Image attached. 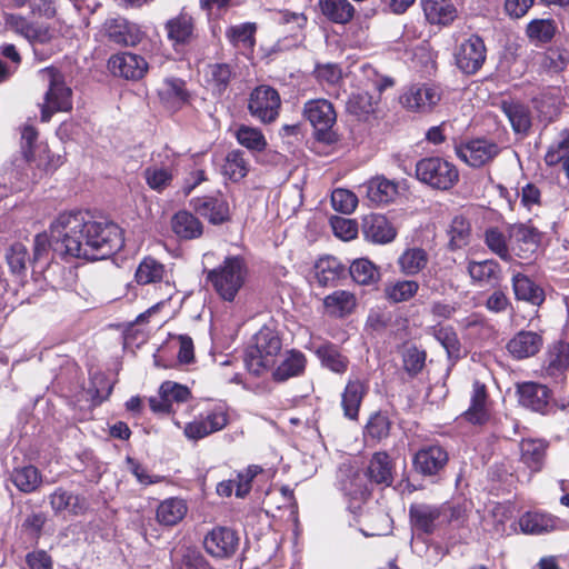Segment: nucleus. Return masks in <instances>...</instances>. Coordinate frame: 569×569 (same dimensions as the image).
<instances>
[{"mask_svg":"<svg viewBox=\"0 0 569 569\" xmlns=\"http://www.w3.org/2000/svg\"><path fill=\"white\" fill-rule=\"evenodd\" d=\"M123 246L121 229L108 220H94L88 212L60 213L50 224V236L39 233L33 242L34 259L49 248L63 259H106Z\"/></svg>","mask_w":569,"mask_h":569,"instance_id":"1","label":"nucleus"},{"mask_svg":"<svg viewBox=\"0 0 569 569\" xmlns=\"http://www.w3.org/2000/svg\"><path fill=\"white\" fill-rule=\"evenodd\" d=\"M247 278V266L239 256L227 257L207 273V281L224 301H233Z\"/></svg>","mask_w":569,"mask_h":569,"instance_id":"2","label":"nucleus"},{"mask_svg":"<svg viewBox=\"0 0 569 569\" xmlns=\"http://www.w3.org/2000/svg\"><path fill=\"white\" fill-rule=\"evenodd\" d=\"M282 342L278 332L270 327H262L253 338V345L248 348L244 363L249 372L260 376L276 365Z\"/></svg>","mask_w":569,"mask_h":569,"instance_id":"3","label":"nucleus"},{"mask_svg":"<svg viewBox=\"0 0 569 569\" xmlns=\"http://www.w3.org/2000/svg\"><path fill=\"white\" fill-rule=\"evenodd\" d=\"M416 178L433 190L447 191L459 181V170L449 160L430 156L416 163Z\"/></svg>","mask_w":569,"mask_h":569,"instance_id":"4","label":"nucleus"},{"mask_svg":"<svg viewBox=\"0 0 569 569\" xmlns=\"http://www.w3.org/2000/svg\"><path fill=\"white\" fill-rule=\"evenodd\" d=\"M43 80L49 82L44 103L41 107V121L48 122L54 112L68 111L72 108L71 89L64 84L61 76L53 69L40 71Z\"/></svg>","mask_w":569,"mask_h":569,"instance_id":"5","label":"nucleus"},{"mask_svg":"<svg viewBox=\"0 0 569 569\" xmlns=\"http://www.w3.org/2000/svg\"><path fill=\"white\" fill-rule=\"evenodd\" d=\"M339 490L348 498L349 509L356 512L370 495L367 477L350 463H342L337 473Z\"/></svg>","mask_w":569,"mask_h":569,"instance_id":"6","label":"nucleus"},{"mask_svg":"<svg viewBox=\"0 0 569 569\" xmlns=\"http://www.w3.org/2000/svg\"><path fill=\"white\" fill-rule=\"evenodd\" d=\"M303 116L315 129L318 140L333 141L332 127L337 121L333 104L326 99H312L305 103Z\"/></svg>","mask_w":569,"mask_h":569,"instance_id":"7","label":"nucleus"},{"mask_svg":"<svg viewBox=\"0 0 569 569\" xmlns=\"http://www.w3.org/2000/svg\"><path fill=\"white\" fill-rule=\"evenodd\" d=\"M500 151L496 142L485 138L471 139L455 146L456 156L472 168H481L490 163Z\"/></svg>","mask_w":569,"mask_h":569,"instance_id":"8","label":"nucleus"},{"mask_svg":"<svg viewBox=\"0 0 569 569\" xmlns=\"http://www.w3.org/2000/svg\"><path fill=\"white\" fill-rule=\"evenodd\" d=\"M280 106L278 91L269 86H260L251 92L248 109L260 122L271 123L278 118Z\"/></svg>","mask_w":569,"mask_h":569,"instance_id":"9","label":"nucleus"},{"mask_svg":"<svg viewBox=\"0 0 569 569\" xmlns=\"http://www.w3.org/2000/svg\"><path fill=\"white\" fill-rule=\"evenodd\" d=\"M152 161L143 170L142 176L151 190L161 193L173 180L176 157L170 150L164 149L157 154V159L153 157Z\"/></svg>","mask_w":569,"mask_h":569,"instance_id":"10","label":"nucleus"},{"mask_svg":"<svg viewBox=\"0 0 569 569\" xmlns=\"http://www.w3.org/2000/svg\"><path fill=\"white\" fill-rule=\"evenodd\" d=\"M227 409L219 405L204 411L193 421L184 426L183 433L190 440H200L222 430L228 425Z\"/></svg>","mask_w":569,"mask_h":569,"instance_id":"11","label":"nucleus"},{"mask_svg":"<svg viewBox=\"0 0 569 569\" xmlns=\"http://www.w3.org/2000/svg\"><path fill=\"white\" fill-rule=\"evenodd\" d=\"M2 18L6 29L24 38L31 44L48 43L53 38L54 32L49 26L31 22L21 14L3 12Z\"/></svg>","mask_w":569,"mask_h":569,"instance_id":"12","label":"nucleus"},{"mask_svg":"<svg viewBox=\"0 0 569 569\" xmlns=\"http://www.w3.org/2000/svg\"><path fill=\"white\" fill-rule=\"evenodd\" d=\"M440 98V91L436 87L412 84L403 89L399 102L408 111L427 113L438 104Z\"/></svg>","mask_w":569,"mask_h":569,"instance_id":"13","label":"nucleus"},{"mask_svg":"<svg viewBox=\"0 0 569 569\" xmlns=\"http://www.w3.org/2000/svg\"><path fill=\"white\" fill-rule=\"evenodd\" d=\"M487 49L483 40L476 34L466 39L457 49V67L466 74H475L486 61Z\"/></svg>","mask_w":569,"mask_h":569,"instance_id":"14","label":"nucleus"},{"mask_svg":"<svg viewBox=\"0 0 569 569\" xmlns=\"http://www.w3.org/2000/svg\"><path fill=\"white\" fill-rule=\"evenodd\" d=\"M238 533L228 527H214L203 538L206 551L213 558H231L239 547Z\"/></svg>","mask_w":569,"mask_h":569,"instance_id":"15","label":"nucleus"},{"mask_svg":"<svg viewBox=\"0 0 569 569\" xmlns=\"http://www.w3.org/2000/svg\"><path fill=\"white\" fill-rule=\"evenodd\" d=\"M409 517L412 529L426 535H431L446 526L441 505L412 503Z\"/></svg>","mask_w":569,"mask_h":569,"instance_id":"16","label":"nucleus"},{"mask_svg":"<svg viewBox=\"0 0 569 569\" xmlns=\"http://www.w3.org/2000/svg\"><path fill=\"white\" fill-rule=\"evenodd\" d=\"M510 251L513 257L529 259L539 244V232L530 226L519 223L509 228Z\"/></svg>","mask_w":569,"mask_h":569,"instance_id":"17","label":"nucleus"},{"mask_svg":"<svg viewBox=\"0 0 569 569\" xmlns=\"http://www.w3.org/2000/svg\"><path fill=\"white\" fill-rule=\"evenodd\" d=\"M193 210L212 224H221L230 219V207L222 193L198 197L191 201Z\"/></svg>","mask_w":569,"mask_h":569,"instance_id":"18","label":"nucleus"},{"mask_svg":"<svg viewBox=\"0 0 569 569\" xmlns=\"http://www.w3.org/2000/svg\"><path fill=\"white\" fill-rule=\"evenodd\" d=\"M519 403L535 412L547 415L550 409L551 392L545 385L538 382H522L517 387Z\"/></svg>","mask_w":569,"mask_h":569,"instance_id":"19","label":"nucleus"},{"mask_svg":"<svg viewBox=\"0 0 569 569\" xmlns=\"http://www.w3.org/2000/svg\"><path fill=\"white\" fill-rule=\"evenodd\" d=\"M108 67L114 76L128 80H139L148 71V62L146 59L131 52H122L112 56L108 61Z\"/></svg>","mask_w":569,"mask_h":569,"instance_id":"20","label":"nucleus"},{"mask_svg":"<svg viewBox=\"0 0 569 569\" xmlns=\"http://www.w3.org/2000/svg\"><path fill=\"white\" fill-rule=\"evenodd\" d=\"M448 459V452L441 446H426L416 452L413 467L423 476H436L446 467Z\"/></svg>","mask_w":569,"mask_h":569,"instance_id":"21","label":"nucleus"},{"mask_svg":"<svg viewBox=\"0 0 569 569\" xmlns=\"http://www.w3.org/2000/svg\"><path fill=\"white\" fill-rule=\"evenodd\" d=\"M108 39L119 46H137L143 38L140 28L124 18L109 19L104 23Z\"/></svg>","mask_w":569,"mask_h":569,"instance_id":"22","label":"nucleus"},{"mask_svg":"<svg viewBox=\"0 0 569 569\" xmlns=\"http://www.w3.org/2000/svg\"><path fill=\"white\" fill-rule=\"evenodd\" d=\"M361 230L366 240L379 244L389 243L397 236L393 224L385 216L378 213L363 217Z\"/></svg>","mask_w":569,"mask_h":569,"instance_id":"23","label":"nucleus"},{"mask_svg":"<svg viewBox=\"0 0 569 569\" xmlns=\"http://www.w3.org/2000/svg\"><path fill=\"white\" fill-rule=\"evenodd\" d=\"M38 139V131L31 124H24L21 128V149L23 153V159L21 162H26L28 164L32 162H37L38 167H43L46 171L56 170L62 162L60 156H47V161L42 162V160L37 161L34 149L37 148L36 142Z\"/></svg>","mask_w":569,"mask_h":569,"instance_id":"24","label":"nucleus"},{"mask_svg":"<svg viewBox=\"0 0 569 569\" xmlns=\"http://www.w3.org/2000/svg\"><path fill=\"white\" fill-rule=\"evenodd\" d=\"M164 29L167 31L168 39L174 47L184 46L190 43L194 37V20L188 12H186L184 9H182L177 17H173L166 22Z\"/></svg>","mask_w":569,"mask_h":569,"instance_id":"25","label":"nucleus"},{"mask_svg":"<svg viewBox=\"0 0 569 569\" xmlns=\"http://www.w3.org/2000/svg\"><path fill=\"white\" fill-rule=\"evenodd\" d=\"M543 346L542 337L533 331H519L508 342L507 349L516 359H526L537 355Z\"/></svg>","mask_w":569,"mask_h":569,"instance_id":"26","label":"nucleus"},{"mask_svg":"<svg viewBox=\"0 0 569 569\" xmlns=\"http://www.w3.org/2000/svg\"><path fill=\"white\" fill-rule=\"evenodd\" d=\"M368 386L360 379H350L341 395V407L343 416L349 420H358L359 410Z\"/></svg>","mask_w":569,"mask_h":569,"instance_id":"27","label":"nucleus"},{"mask_svg":"<svg viewBox=\"0 0 569 569\" xmlns=\"http://www.w3.org/2000/svg\"><path fill=\"white\" fill-rule=\"evenodd\" d=\"M368 200L372 204H387L393 201L398 194V184L383 176H376L363 183Z\"/></svg>","mask_w":569,"mask_h":569,"instance_id":"28","label":"nucleus"},{"mask_svg":"<svg viewBox=\"0 0 569 569\" xmlns=\"http://www.w3.org/2000/svg\"><path fill=\"white\" fill-rule=\"evenodd\" d=\"M307 365L305 355L299 350L286 351L279 365L272 371V379L277 382H284L290 378L298 377L303 373Z\"/></svg>","mask_w":569,"mask_h":569,"instance_id":"29","label":"nucleus"},{"mask_svg":"<svg viewBox=\"0 0 569 569\" xmlns=\"http://www.w3.org/2000/svg\"><path fill=\"white\" fill-rule=\"evenodd\" d=\"M365 476L376 485L390 486L393 481V462L390 456L386 451L373 453Z\"/></svg>","mask_w":569,"mask_h":569,"instance_id":"30","label":"nucleus"},{"mask_svg":"<svg viewBox=\"0 0 569 569\" xmlns=\"http://www.w3.org/2000/svg\"><path fill=\"white\" fill-rule=\"evenodd\" d=\"M315 278L319 286H336L346 276V267L335 257L320 258L315 264Z\"/></svg>","mask_w":569,"mask_h":569,"instance_id":"31","label":"nucleus"},{"mask_svg":"<svg viewBox=\"0 0 569 569\" xmlns=\"http://www.w3.org/2000/svg\"><path fill=\"white\" fill-rule=\"evenodd\" d=\"M547 442L541 439H523L520 445V461L532 472H538L542 469Z\"/></svg>","mask_w":569,"mask_h":569,"instance_id":"32","label":"nucleus"},{"mask_svg":"<svg viewBox=\"0 0 569 569\" xmlns=\"http://www.w3.org/2000/svg\"><path fill=\"white\" fill-rule=\"evenodd\" d=\"M511 282L517 300H522L533 306H540L545 301L543 289L536 284L529 277L517 272L513 273Z\"/></svg>","mask_w":569,"mask_h":569,"instance_id":"33","label":"nucleus"},{"mask_svg":"<svg viewBox=\"0 0 569 569\" xmlns=\"http://www.w3.org/2000/svg\"><path fill=\"white\" fill-rule=\"evenodd\" d=\"M468 273L475 282L480 284L497 286L501 281L500 264L493 259L470 261Z\"/></svg>","mask_w":569,"mask_h":569,"instance_id":"34","label":"nucleus"},{"mask_svg":"<svg viewBox=\"0 0 569 569\" xmlns=\"http://www.w3.org/2000/svg\"><path fill=\"white\" fill-rule=\"evenodd\" d=\"M422 9L426 19L433 24L447 26L457 17V9L451 0H423Z\"/></svg>","mask_w":569,"mask_h":569,"instance_id":"35","label":"nucleus"},{"mask_svg":"<svg viewBox=\"0 0 569 569\" xmlns=\"http://www.w3.org/2000/svg\"><path fill=\"white\" fill-rule=\"evenodd\" d=\"M171 228L177 237L184 240L199 238L203 232L201 221L187 210H180L172 217Z\"/></svg>","mask_w":569,"mask_h":569,"instance_id":"36","label":"nucleus"},{"mask_svg":"<svg viewBox=\"0 0 569 569\" xmlns=\"http://www.w3.org/2000/svg\"><path fill=\"white\" fill-rule=\"evenodd\" d=\"M356 305L355 295L347 290H337L323 299L326 312L336 318H343L350 315Z\"/></svg>","mask_w":569,"mask_h":569,"instance_id":"37","label":"nucleus"},{"mask_svg":"<svg viewBox=\"0 0 569 569\" xmlns=\"http://www.w3.org/2000/svg\"><path fill=\"white\" fill-rule=\"evenodd\" d=\"M489 415L487 410L486 386L475 381L472 386L471 403L465 412V418L475 425H482L487 421Z\"/></svg>","mask_w":569,"mask_h":569,"instance_id":"38","label":"nucleus"},{"mask_svg":"<svg viewBox=\"0 0 569 569\" xmlns=\"http://www.w3.org/2000/svg\"><path fill=\"white\" fill-rule=\"evenodd\" d=\"M231 77L232 69L228 63H210L203 70L206 84L216 94H221L226 91Z\"/></svg>","mask_w":569,"mask_h":569,"instance_id":"39","label":"nucleus"},{"mask_svg":"<svg viewBox=\"0 0 569 569\" xmlns=\"http://www.w3.org/2000/svg\"><path fill=\"white\" fill-rule=\"evenodd\" d=\"M188 511L184 500L179 498H168L160 502L157 508V520L163 526H174L180 522Z\"/></svg>","mask_w":569,"mask_h":569,"instance_id":"40","label":"nucleus"},{"mask_svg":"<svg viewBox=\"0 0 569 569\" xmlns=\"http://www.w3.org/2000/svg\"><path fill=\"white\" fill-rule=\"evenodd\" d=\"M557 520L542 512H526L519 519L522 532L530 535H542L555 530Z\"/></svg>","mask_w":569,"mask_h":569,"instance_id":"41","label":"nucleus"},{"mask_svg":"<svg viewBox=\"0 0 569 569\" xmlns=\"http://www.w3.org/2000/svg\"><path fill=\"white\" fill-rule=\"evenodd\" d=\"M322 14L335 23H347L355 16V7L348 0H319Z\"/></svg>","mask_w":569,"mask_h":569,"instance_id":"42","label":"nucleus"},{"mask_svg":"<svg viewBox=\"0 0 569 569\" xmlns=\"http://www.w3.org/2000/svg\"><path fill=\"white\" fill-rule=\"evenodd\" d=\"M429 258L422 248H408L398 258V266L406 276H415L428 264Z\"/></svg>","mask_w":569,"mask_h":569,"instance_id":"43","label":"nucleus"},{"mask_svg":"<svg viewBox=\"0 0 569 569\" xmlns=\"http://www.w3.org/2000/svg\"><path fill=\"white\" fill-rule=\"evenodd\" d=\"M502 111L516 133L526 134L531 127V116L528 107L517 102H503Z\"/></svg>","mask_w":569,"mask_h":569,"instance_id":"44","label":"nucleus"},{"mask_svg":"<svg viewBox=\"0 0 569 569\" xmlns=\"http://www.w3.org/2000/svg\"><path fill=\"white\" fill-rule=\"evenodd\" d=\"M139 284H150L162 281L167 276L166 267L153 258H144L136 270Z\"/></svg>","mask_w":569,"mask_h":569,"instance_id":"45","label":"nucleus"},{"mask_svg":"<svg viewBox=\"0 0 569 569\" xmlns=\"http://www.w3.org/2000/svg\"><path fill=\"white\" fill-rule=\"evenodd\" d=\"M254 23H242L232 26L226 31V36L231 44L239 50L252 51L254 47Z\"/></svg>","mask_w":569,"mask_h":569,"instance_id":"46","label":"nucleus"},{"mask_svg":"<svg viewBox=\"0 0 569 569\" xmlns=\"http://www.w3.org/2000/svg\"><path fill=\"white\" fill-rule=\"evenodd\" d=\"M11 480L20 491L30 493L38 489L42 479L36 467L23 466L12 471Z\"/></svg>","mask_w":569,"mask_h":569,"instance_id":"47","label":"nucleus"},{"mask_svg":"<svg viewBox=\"0 0 569 569\" xmlns=\"http://www.w3.org/2000/svg\"><path fill=\"white\" fill-rule=\"evenodd\" d=\"M431 335L447 351L448 357H458L460 352V341L455 329L451 326L436 325L428 328Z\"/></svg>","mask_w":569,"mask_h":569,"instance_id":"48","label":"nucleus"},{"mask_svg":"<svg viewBox=\"0 0 569 569\" xmlns=\"http://www.w3.org/2000/svg\"><path fill=\"white\" fill-rule=\"evenodd\" d=\"M483 241L488 249L501 260L511 262L512 254L510 243L507 241L506 234L496 227L488 228L483 234Z\"/></svg>","mask_w":569,"mask_h":569,"instance_id":"49","label":"nucleus"},{"mask_svg":"<svg viewBox=\"0 0 569 569\" xmlns=\"http://www.w3.org/2000/svg\"><path fill=\"white\" fill-rule=\"evenodd\" d=\"M322 366L336 373H343L348 369V359L333 345H323L317 349Z\"/></svg>","mask_w":569,"mask_h":569,"instance_id":"50","label":"nucleus"},{"mask_svg":"<svg viewBox=\"0 0 569 569\" xmlns=\"http://www.w3.org/2000/svg\"><path fill=\"white\" fill-rule=\"evenodd\" d=\"M222 170L223 174L233 181L244 178L249 171V162L244 158V152L241 150L230 151L226 157Z\"/></svg>","mask_w":569,"mask_h":569,"instance_id":"51","label":"nucleus"},{"mask_svg":"<svg viewBox=\"0 0 569 569\" xmlns=\"http://www.w3.org/2000/svg\"><path fill=\"white\" fill-rule=\"evenodd\" d=\"M349 273L359 284H371L380 278L378 268L366 258L355 260L349 268Z\"/></svg>","mask_w":569,"mask_h":569,"instance_id":"52","label":"nucleus"},{"mask_svg":"<svg viewBox=\"0 0 569 569\" xmlns=\"http://www.w3.org/2000/svg\"><path fill=\"white\" fill-rule=\"evenodd\" d=\"M419 283L415 280H399L385 288L386 298L395 303L411 299L418 291Z\"/></svg>","mask_w":569,"mask_h":569,"instance_id":"53","label":"nucleus"},{"mask_svg":"<svg viewBox=\"0 0 569 569\" xmlns=\"http://www.w3.org/2000/svg\"><path fill=\"white\" fill-rule=\"evenodd\" d=\"M234 134L237 141L251 151H262L267 146L266 138L258 128L241 124Z\"/></svg>","mask_w":569,"mask_h":569,"instance_id":"54","label":"nucleus"},{"mask_svg":"<svg viewBox=\"0 0 569 569\" xmlns=\"http://www.w3.org/2000/svg\"><path fill=\"white\" fill-rule=\"evenodd\" d=\"M556 24L551 19H536L527 26V36L532 42H549L556 33Z\"/></svg>","mask_w":569,"mask_h":569,"instance_id":"55","label":"nucleus"},{"mask_svg":"<svg viewBox=\"0 0 569 569\" xmlns=\"http://www.w3.org/2000/svg\"><path fill=\"white\" fill-rule=\"evenodd\" d=\"M390 428L391 422L388 416L380 411L375 412L370 416L366 425L365 436L372 440L380 441L389 436Z\"/></svg>","mask_w":569,"mask_h":569,"instance_id":"56","label":"nucleus"},{"mask_svg":"<svg viewBox=\"0 0 569 569\" xmlns=\"http://www.w3.org/2000/svg\"><path fill=\"white\" fill-rule=\"evenodd\" d=\"M470 223L465 217H455L449 228L450 247L452 249H460L467 246L470 238Z\"/></svg>","mask_w":569,"mask_h":569,"instance_id":"57","label":"nucleus"},{"mask_svg":"<svg viewBox=\"0 0 569 569\" xmlns=\"http://www.w3.org/2000/svg\"><path fill=\"white\" fill-rule=\"evenodd\" d=\"M331 203L336 211L349 214L358 206V197L350 190L336 189L331 194Z\"/></svg>","mask_w":569,"mask_h":569,"instance_id":"58","label":"nucleus"},{"mask_svg":"<svg viewBox=\"0 0 569 569\" xmlns=\"http://www.w3.org/2000/svg\"><path fill=\"white\" fill-rule=\"evenodd\" d=\"M7 261L13 273H22L27 268V262L29 261V254L26 246L19 242L13 243L7 253Z\"/></svg>","mask_w":569,"mask_h":569,"instance_id":"59","label":"nucleus"},{"mask_svg":"<svg viewBox=\"0 0 569 569\" xmlns=\"http://www.w3.org/2000/svg\"><path fill=\"white\" fill-rule=\"evenodd\" d=\"M262 472V468L257 465H251L243 471L239 472L233 479L236 486V496L238 498L246 497L251 490V482L259 473Z\"/></svg>","mask_w":569,"mask_h":569,"instance_id":"60","label":"nucleus"},{"mask_svg":"<svg viewBox=\"0 0 569 569\" xmlns=\"http://www.w3.org/2000/svg\"><path fill=\"white\" fill-rule=\"evenodd\" d=\"M330 223L335 236L345 241L355 239L358 234V224L352 219L333 217L331 218Z\"/></svg>","mask_w":569,"mask_h":569,"instance_id":"61","label":"nucleus"},{"mask_svg":"<svg viewBox=\"0 0 569 569\" xmlns=\"http://www.w3.org/2000/svg\"><path fill=\"white\" fill-rule=\"evenodd\" d=\"M161 392L168 398L171 408L173 403H182L189 400L191 393L188 387L173 382L164 381L161 383Z\"/></svg>","mask_w":569,"mask_h":569,"instance_id":"62","label":"nucleus"},{"mask_svg":"<svg viewBox=\"0 0 569 569\" xmlns=\"http://www.w3.org/2000/svg\"><path fill=\"white\" fill-rule=\"evenodd\" d=\"M373 99L365 91L352 93L347 102L348 110L355 114H368L373 111Z\"/></svg>","mask_w":569,"mask_h":569,"instance_id":"63","label":"nucleus"},{"mask_svg":"<svg viewBox=\"0 0 569 569\" xmlns=\"http://www.w3.org/2000/svg\"><path fill=\"white\" fill-rule=\"evenodd\" d=\"M567 157H569V132L563 133L561 139L549 148L545 161L548 166H556Z\"/></svg>","mask_w":569,"mask_h":569,"instance_id":"64","label":"nucleus"}]
</instances>
